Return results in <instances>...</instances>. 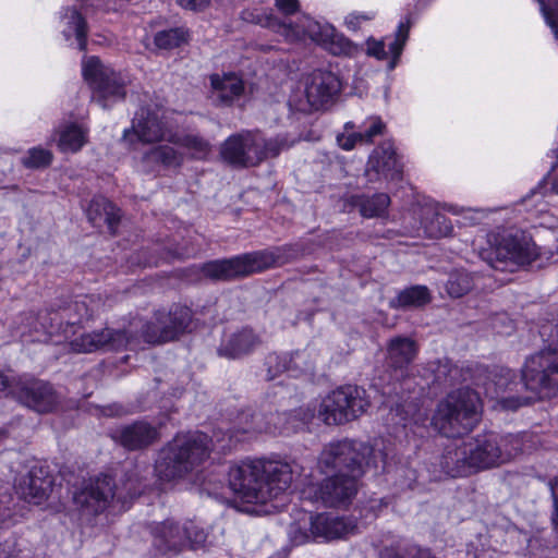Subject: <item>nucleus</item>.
<instances>
[{
    "mask_svg": "<svg viewBox=\"0 0 558 558\" xmlns=\"http://www.w3.org/2000/svg\"><path fill=\"white\" fill-rule=\"evenodd\" d=\"M300 473L301 466L294 461H243L230 468L229 486L244 502L265 504L286 492Z\"/></svg>",
    "mask_w": 558,
    "mask_h": 558,
    "instance_id": "1",
    "label": "nucleus"
},
{
    "mask_svg": "<svg viewBox=\"0 0 558 558\" xmlns=\"http://www.w3.org/2000/svg\"><path fill=\"white\" fill-rule=\"evenodd\" d=\"M388 453L367 442L342 439L327 444L319 457L318 468L325 473H344L360 478L367 470L385 471Z\"/></svg>",
    "mask_w": 558,
    "mask_h": 558,
    "instance_id": "2",
    "label": "nucleus"
},
{
    "mask_svg": "<svg viewBox=\"0 0 558 558\" xmlns=\"http://www.w3.org/2000/svg\"><path fill=\"white\" fill-rule=\"evenodd\" d=\"M442 472L451 477L500 464L498 436L488 433L468 439H454L446 445L439 461Z\"/></svg>",
    "mask_w": 558,
    "mask_h": 558,
    "instance_id": "3",
    "label": "nucleus"
},
{
    "mask_svg": "<svg viewBox=\"0 0 558 558\" xmlns=\"http://www.w3.org/2000/svg\"><path fill=\"white\" fill-rule=\"evenodd\" d=\"M292 245L245 253L231 258L207 262L201 266L204 277L215 281H230L281 266L298 255Z\"/></svg>",
    "mask_w": 558,
    "mask_h": 558,
    "instance_id": "4",
    "label": "nucleus"
},
{
    "mask_svg": "<svg viewBox=\"0 0 558 558\" xmlns=\"http://www.w3.org/2000/svg\"><path fill=\"white\" fill-rule=\"evenodd\" d=\"M141 494V484L134 469L124 473L117 484L111 476L100 475L90 480L74 494L75 505L88 514H98L112 501L125 508Z\"/></svg>",
    "mask_w": 558,
    "mask_h": 558,
    "instance_id": "5",
    "label": "nucleus"
},
{
    "mask_svg": "<svg viewBox=\"0 0 558 558\" xmlns=\"http://www.w3.org/2000/svg\"><path fill=\"white\" fill-rule=\"evenodd\" d=\"M480 409L478 392L463 387L450 392L438 403L432 423L446 437H458L477 424Z\"/></svg>",
    "mask_w": 558,
    "mask_h": 558,
    "instance_id": "6",
    "label": "nucleus"
},
{
    "mask_svg": "<svg viewBox=\"0 0 558 558\" xmlns=\"http://www.w3.org/2000/svg\"><path fill=\"white\" fill-rule=\"evenodd\" d=\"M211 442L202 432L178 435L162 451L156 471L168 481L185 475L209 457Z\"/></svg>",
    "mask_w": 558,
    "mask_h": 558,
    "instance_id": "7",
    "label": "nucleus"
},
{
    "mask_svg": "<svg viewBox=\"0 0 558 558\" xmlns=\"http://www.w3.org/2000/svg\"><path fill=\"white\" fill-rule=\"evenodd\" d=\"M489 244L485 258L493 268L500 271H513L542 258L533 239L523 231L493 234Z\"/></svg>",
    "mask_w": 558,
    "mask_h": 558,
    "instance_id": "8",
    "label": "nucleus"
},
{
    "mask_svg": "<svg viewBox=\"0 0 558 558\" xmlns=\"http://www.w3.org/2000/svg\"><path fill=\"white\" fill-rule=\"evenodd\" d=\"M368 405L364 389L345 385L322 400L317 415L327 425H340L362 415Z\"/></svg>",
    "mask_w": 558,
    "mask_h": 558,
    "instance_id": "9",
    "label": "nucleus"
},
{
    "mask_svg": "<svg viewBox=\"0 0 558 558\" xmlns=\"http://www.w3.org/2000/svg\"><path fill=\"white\" fill-rule=\"evenodd\" d=\"M82 72L94 92V99L102 108L125 97V77L102 64L98 57L85 58L82 63Z\"/></svg>",
    "mask_w": 558,
    "mask_h": 558,
    "instance_id": "10",
    "label": "nucleus"
},
{
    "mask_svg": "<svg viewBox=\"0 0 558 558\" xmlns=\"http://www.w3.org/2000/svg\"><path fill=\"white\" fill-rule=\"evenodd\" d=\"M524 387L545 396L558 392V344L526 359L522 368Z\"/></svg>",
    "mask_w": 558,
    "mask_h": 558,
    "instance_id": "11",
    "label": "nucleus"
},
{
    "mask_svg": "<svg viewBox=\"0 0 558 558\" xmlns=\"http://www.w3.org/2000/svg\"><path fill=\"white\" fill-rule=\"evenodd\" d=\"M192 322V311L175 305L168 313H158L156 322L143 326L142 336L147 343L161 344L178 339L187 331Z\"/></svg>",
    "mask_w": 558,
    "mask_h": 558,
    "instance_id": "12",
    "label": "nucleus"
},
{
    "mask_svg": "<svg viewBox=\"0 0 558 558\" xmlns=\"http://www.w3.org/2000/svg\"><path fill=\"white\" fill-rule=\"evenodd\" d=\"M10 396L38 413L51 412L60 403V396L54 388L37 378H17L11 387Z\"/></svg>",
    "mask_w": 558,
    "mask_h": 558,
    "instance_id": "13",
    "label": "nucleus"
},
{
    "mask_svg": "<svg viewBox=\"0 0 558 558\" xmlns=\"http://www.w3.org/2000/svg\"><path fill=\"white\" fill-rule=\"evenodd\" d=\"M289 29L296 37H310L335 56L351 54L355 50V46L339 34L332 25L322 24L306 15L301 16L296 23L290 24Z\"/></svg>",
    "mask_w": 558,
    "mask_h": 558,
    "instance_id": "14",
    "label": "nucleus"
},
{
    "mask_svg": "<svg viewBox=\"0 0 558 558\" xmlns=\"http://www.w3.org/2000/svg\"><path fill=\"white\" fill-rule=\"evenodd\" d=\"M513 378L514 374L509 368L496 367L488 373L486 381L483 383L485 395L495 399L502 410L515 411L534 399L513 395L512 392L523 385Z\"/></svg>",
    "mask_w": 558,
    "mask_h": 558,
    "instance_id": "15",
    "label": "nucleus"
},
{
    "mask_svg": "<svg viewBox=\"0 0 558 558\" xmlns=\"http://www.w3.org/2000/svg\"><path fill=\"white\" fill-rule=\"evenodd\" d=\"M359 478L333 473L313 488L314 499L326 507H347L357 493Z\"/></svg>",
    "mask_w": 558,
    "mask_h": 558,
    "instance_id": "16",
    "label": "nucleus"
},
{
    "mask_svg": "<svg viewBox=\"0 0 558 558\" xmlns=\"http://www.w3.org/2000/svg\"><path fill=\"white\" fill-rule=\"evenodd\" d=\"M156 110L148 106L141 107L133 118L131 130L124 131L123 138L126 140L134 134L143 143L170 142L174 133L168 129L163 117L159 113L160 106L156 105Z\"/></svg>",
    "mask_w": 558,
    "mask_h": 558,
    "instance_id": "17",
    "label": "nucleus"
},
{
    "mask_svg": "<svg viewBox=\"0 0 558 558\" xmlns=\"http://www.w3.org/2000/svg\"><path fill=\"white\" fill-rule=\"evenodd\" d=\"M131 335L124 329L106 327L100 330L83 333L70 342L72 351L76 353H92L95 351H119L130 343Z\"/></svg>",
    "mask_w": 558,
    "mask_h": 558,
    "instance_id": "18",
    "label": "nucleus"
},
{
    "mask_svg": "<svg viewBox=\"0 0 558 558\" xmlns=\"http://www.w3.org/2000/svg\"><path fill=\"white\" fill-rule=\"evenodd\" d=\"M317 352L306 347L289 355L271 353L266 357L267 379L272 380L281 372H289L292 376L312 374L315 369Z\"/></svg>",
    "mask_w": 558,
    "mask_h": 558,
    "instance_id": "19",
    "label": "nucleus"
},
{
    "mask_svg": "<svg viewBox=\"0 0 558 558\" xmlns=\"http://www.w3.org/2000/svg\"><path fill=\"white\" fill-rule=\"evenodd\" d=\"M262 344L260 335L251 327L226 330L217 347V354L228 360H240L254 353Z\"/></svg>",
    "mask_w": 558,
    "mask_h": 558,
    "instance_id": "20",
    "label": "nucleus"
},
{
    "mask_svg": "<svg viewBox=\"0 0 558 558\" xmlns=\"http://www.w3.org/2000/svg\"><path fill=\"white\" fill-rule=\"evenodd\" d=\"M255 132L243 131L229 136L220 147L221 158L234 167H254L259 163Z\"/></svg>",
    "mask_w": 558,
    "mask_h": 558,
    "instance_id": "21",
    "label": "nucleus"
},
{
    "mask_svg": "<svg viewBox=\"0 0 558 558\" xmlns=\"http://www.w3.org/2000/svg\"><path fill=\"white\" fill-rule=\"evenodd\" d=\"M52 480L48 469L38 463L29 466L26 474L15 482V490L20 498L34 505H40L48 498Z\"/></svg>",
    "mask_w": 558,
    "mask_h": 558,
    "instance_id": "22",
    "label": "nucleus"
},
{
    "mask_svg": "<svg viewBox=\"0 0 558 558\" xmlns=\"http://www.w3.org/2000/svg\"><path fill=\"white\" fill-rule=\"evenodd\" d=\"M341 83L336 74L329 71H314L307 80L305 97L308 108L303 110H319L333 99L340 92Z\"/></svg>",
    "mask_w": 558,
    "mask_h": 558,
    "instance_id": "23",
    "label": "nucleus"
},
{
    "mask_svg": "<svg viewBox=\"0 0 558 558\" xmlns=\"http://www.w3.org/2000/svg\"><path fill=\"white\" fill-rule=\"evenodd\" d=\"M365 173L371 182L401 178L402 165L391 143L385 142L373 150L368 157Z\"/></svg>",
    "mask_w": 558,
    "mask_h": 558,
    "instance_id": "24",
    "label": "nucleus"
},
{
    "mask_svg": "<svg viewBox=\"0 0 558 558\" xmlns=\"http://www.w3.org/2000/svg\"><path fill=\"white\" fill-rule=\"evenodd\" d=\"M277 417L278 415L275 414L266 417L264 414L251 410L242 411L234 417L228 429L229 440L242 441L260 433H275Z\"/></svg>",
    "mask_w": 558,
    "mask_h": 558,
    "instance_id": "25",
    "label": "nucleus"
},
{
    "mask_svg": "<svg viewBox=\"0 0 558 558\" xmlns=\"http://www.w3.org/2000/svg\"><path fill=\"white\" fill-rule=\"evenodd\" d=\"M111 437L128 450H142L159 439V430L147 421H135L114 429Z\"/></svg>",
    "mask_w": 558,
    "mask_h": 558,
    "instance_id": "26",
    "label": "nucleus"
},
{
    "mask_svg": "<svg viewBox=\"0 0 558 558\" xmlns=\"http://www.w3.org/2000/svg\"><path fill=\"white\" fill-rule=\"evenodd\" d=\"M311 532L313 538L332 541L354 534L356 522L352 518L318 513L311 515Z\"/></svg>",
    "mask_w": 558,
    "mask_h": 558,
    "instance_id": "27",
    "label": "nucleus"
},
{
    "mask_svg": "<svg viewBox=\"0 0 558 558\" xmlns=\"http://www.w3.org/2000/svg\"><path fill=\"white\" fill-rule=\"evenodd\" d=\"M153 545L162 555H178L186 548V535L183 525L166 520L153 529Z\"/></svg>",
    "mask_w": 558,
    "mask_h": 558,
    "instance_id": "28",
    "label": "nucleus"
},
{
    "mask_svg": "<svg viewBox=\"0 0 558 558\" xmlns=\"http://www.w3.org/2000/svg\"><path fill=\"white\" fill-rule=\"evenodd\" d=\"M210 84L213 102L219 106L232 105L244 93V83L234 73L213 74Z\"/></svg>",
    "mask_w": 558,
    "mask_h": 558,
    "instance_id": "29",
    "label": "nucleus"
},
{
    "mask_svg": "<svg viewBox=\"0 0 558 558\" xmlns=\"http://www.w3.org/2000/svg\"><path fill=\"white\" fill-rule=\"evenodd\" d=\"M183 162V155L168 145H159L148 149L140 160L141 170L145 173H156L161 168H178Z\"/></svg>",
    "mask_w": 558,
    "mask_h": 558,
    "instance_id": "30",
    "label": "nucleus"
},
{
    "mask_svg": "<svg viewBox=\"0 0 558 558\" xmlns=\"http://www.w3.org/2000/svg\"><path fill=\"white\" fill-rule=\"evenodd\" d=\"M387 365L396 372L403 371L413 362L417 349L413 340L407 337H397L388 344Z\"/></svg>",
    "mask_w": 558,
    "mask_h": 558,
    "instance_id": "31",
    "label": "nucleus"
},
{
    "mask_svg": "<svg viewBox=\"0 0 558 558\" xmlns=\"http://www.w3.org/2000/svg\"><path fill=\"white\" fill-rule=\"evenodd\" d=\"M432 301V294L426 286H411L400 290L390 300L389 305L395 310H411L425 306Z\"/></svg>",
    "mask_w": 558,
    "mask_h": 558,
    "instance_id": "32",
    "label": "nucleus"
},
{
    "mask_svg": "<svg viewBox=\"0 0 558 558\" xmlns=\"http://www.w3.org/2000/svg\"><path fill=\"white\" fill-rule=\"evenodd\" d=\"M119 209L105 197H95L88 208L87 217L94 226H99L101 221L108 225L109 230L114 232V228L120 220Z\"/></svg>",
    "mask_w": 558,
    "mask_h": 558,
    "instance_id": "33",
    "label": "nucleus"
},
{
    "mask_svg": "<svg viewBox=\"0 0 558 558\" xmlns=\"http://www.w3.org/2000/svg\"><path fill=\"white\" fill-rule=\"evenodd\" d=\"M352 204L359 208L360 214L365 218L383 217L390 205V197L386 193H377L372 196H352Z\"/></svg>",
    "mask_w": 558,
    "mask_h": 558,
    "instance_id": "34",
    "label": "nucleus"
},
{
    "mask_svg": "<svg viewBox=\"0 0 558 558\" xmlns=\"http://www.w3.org/2000/svg\"><path fill=\"white\" fill-rule=\"evenodd\" d=\"M88 130L76 123L65 124L59 132L58 147L62 153H76L85 145Z\"/></svg>",
    "mask_w": 558,
    "mask_h": 558,
    "instance_id": "35",
    "label": "nucleus"
},
{
    "mask_svg": "<svg viewBox=\"0 0 558 558\" xmlns=\"http://www.w3.org/2000/svg\"><path fill=\"white\" fill-rule=\"evenodd\" d=\"M62 22L64 24L63 35L66 39H70L72 36L75 37L77 41V47L80 50H85L86 48V22L81 15V13L72 8L66 9L63 16Z\"/></svg>",
    "mask_w": 558,
    "mask_h": 558,
    "instance_id": "36",
    "label": "nucleus"
},
{
    "mask_svg": "<svg viewBox=\"0 0 558 558\" xmlns=\"http://www.w3.org/2000/svg\"><path fill=\"white\" fill-rule=\"evenodd\" d=\"M170 143L177 144L191 153L195 159H205L211 151L210 143L195 134L178 135L170 137Z\"/></svg>",
    "mask_w": 558,
    "mask_h": 558,
    "instance_id": "37",
    "label": "nucleus"
},
{
    "mask_svg": "<svg viewBox=\"0 0 558 558\" xmlns=\"http://www.w3.org/2000/svg\"><path fill=\"white\" fill-rule=\"evenodd\" d=\"M474 288V276L464 269H454L449 274L446 291L451 298H461Z\"/></svg>",
    "mask_w": 558,
    "mask_h": 558,
    "instance_id": "38",
    "label": "nucleus"
},
{
    "mask_svg": "<svg viewBox=\"0 0 558 558\" xmlns=\"http://www.w3.org/2000/svg\"><path fill=\"white\" fill-rule=\"evenodd\" d=\"M422 226L429 236L447 235L451 231L446 216L432 208L424 209Z\"/></svg>",
    "mask_w": 558,
    "mask_h": 558,
    "instance_id": "39",
    "label": "nucleus"
},
{
    "mask_svg": "<svg viewBox=\"0 0 558 558\" xmlns=\"http://www.w3.org/2000/svg\"><path fill=\"white\" fill-rule=\"evenodd\" d=\"M189 32L183 27L160 31L155 35V45L160 49L171 50L187 43Z\"/></svg>",
    "mask_w": 558,
    "mask_h": 558,
    "instance_id": "40",
    "label": "nucleus"
},
{
    "mask_svg": "<svg viewBox=\"0 0 558 558\" xmlns=\"http://www.w3.org/2000/svg\"><path fill=\"white\" fill-rule=\"evenodd\" d=\"M58 312L60 324L65 322L71 326L80 324L83 318L89 319L92 317V314H89L85 302L81 301H75L68 304L66 306L60 307Z\"/></svg>",
    "mask_w": 558,
    "mask_h": 558,
    "instance_id": "41",
    "label": "nucleus"
},
{
    "mask_svg": "<svg viewBox=\"0 0 558 558\" xmlns=\"http://www.w3.org/2000/svg\"><path fill=\"white\" fill-rule=\"evenodd\" d=\"M500 444V464L509 461L523 452V436L521 435H508L505 437H498Z\"/></svg>",
    "mask_w": 558,
    "mask_h": 558,
    "instance_id": "42",
    "label": "nucleus"
},
{
    "mask_svg": "<svg viewBox=\"0 0 558 558\" xmlns=\"http://www.w3.org/2000/svg\"><path fill=\"white\" fill-rule=\"evenodd\" d=\"M52 161V153L43 147H34L22 158V165L28 169L48 167Z\"/></svg>",
    "mask_w": 558,
    "mask_h": 558,
    "instance_id": "43",
    "label": "nucleus"
},
{
    "mask_svg": "<svg viewBox=\"0 0 558 558\" xmlns=\"http://www.w3.org/2000/svg\"><path fill=\"white\" fill-rule=\"evenodd\" d=\"M411 23L408 20L405 23H400L398 29L395 35L393 41L388 45L389 52L392 54L393 59L389 64L390 69L396 66L398 58L401 56L403 47L409 38Z\"/></svg>",
    "mask_w": 558,
    "mask_h": 558,
    "instance_id": "44",
    "label": "nucleus"
},
{
    "mask_svg": "<svg viewBox=\"0 0 558 558\" xmlns=\"http://www.w3.org/2000/svg\"><path fill=\"white\" fill-rule=\"evenodd\" d=\"M255 143L257 144L255 150H257L256 154L259 157V163L264 159L277 157L283 146L282 142L278 140H266L257 132H255Z\"/></svg>",
    "mask_w": 558,
    "mask_h": 558,
    "instance_id": "45",
    "label": "nucleus"
},
{
    "mask_svg": "<svg viewBox=\"0 0 558 558\" xmlns=\"http://www.w3.org/2000/svg\"><path fill=\"white\" fill-rule=\"evenodd\" d=\"M184 534L186 535V548L197 549L205 545L207 533L194 522L190 521L183 524Z\"/></svg>",
    "mask_w": 558,
    "mask_h": 558,
    "instance_id": "46",
    "label": "nucleus"
},
{
    "mask_svg": "<svg viewBox=\"0 0 558 558\" xmlns=\"http://www.w3.org/2000/svg\"><path fill=\"white\" fill-rule=\"evenodd\" d=\"M539 4L541 12L558 39V0H536Z\"/></svg>",
    "mask_w": 558,
    "mask_h": 558,
    "instance_id": "47",
    "label": "nucleus"
},
{
    "mask_svg": "<svg viewBox=\"0 0 558 558\" xmlns=\"http://www.w3.org/2000/svg\"><path fill=\"white\" fill-rule=\"evenodd\" d=\"M380 558H432L430 553L427 549L418 547H409L404 551H400L396 548L389 547L380 551Z\"/></svg>",
    "mask_w": 558,
    "mask_h": 558,
    "instance_id": "48",
    "label": "nucleus"
},
{
    "mask_svg": "<svg viewBox=\"0 0 558 558\" xmlns=\"http://www.w3.org/2000/svg\"><path fill=\"white\" fill-rule=\"evenodd\" d=\"M458 367L452 365L449 361L440 363L436 369L437 380H442L444 383L449 385L453 384L458 379Z\"/></svg>",
    "mask_w": 558,
    "mask_h": 558,
    "instance_id": "49",
    "label": "nucleus"
},
{
    "mask_svg": "<svg viewBox=\"0 0 558 558\" xmlns=\"http://www.w3.org/2000/svg\"><path fill=\"white\" fill-rule=\"evenodd\" d=\"M384 129L385 124L379 118H372L369 121V126L364 132H360L363 143H372L373 138L376 135L381 134Z\"/></svg>",
    "mask_w": 558,
    "mask_h": 558,
    "instance_id": "50",
    "label": "nucleus"
},
{
    "mask_svg": "<svg viewBox=\"0 0 558 558\" xmlns=\"http://www.w3.org/2000/svg\"><path fill=\"white\" fill-rule=\"evenodd\" d=\"M357 143H363L360 132L341 133L337 136V144L344 150L353 149Z\"/></svg>",
    "mask_w": 558,
    "mask_h": 558,
    "instance_id": "51",
    "label": "nucleus"
},
{
    "mask_svg": "<svg viewBox=\"0 0 558 558\" xmlns=\"http://www.w3.org/2000/svg\"><path fill=\"white\" fill-rule=\"evenodd\" d=\"M289 535L291 538V542L294 545H302L306 543L308 539H311L312 533L308 534L306 530H303L299 523H292L289 527Z\"/></svg>",
    "mask_w": 558,
    "mask_h": 558,
    "instance_id": "52",
    "label": "nucleus"
},
{
    "mask_svg": "<svg viewBox=\"0 0 558 558\" xmlns=\"http://www.w3.org/2000/svg\"><path fill=\"white\" fill-rule=\"evenodd\" d=\"M367 53L378 60H385L388 57V52L385 50V43L373 38L367 40Z\"/></svg>",
    "mask_w": 558,
    "mask_h": 558,
    "instance_id": "53",
    "label": "nucleus"
},
{
    "mask_svg": "<svg viewBox=\"0 0 558 558\" xmlns=\"http://www.w3.org/2000/svg\"><path fill=\"white\" fill-rule=\"evenodd\" d=\"M210 2L211 0H177V3L181 8L195 12L206 9Z\"/></svg>",
    "mask_w": 558,
    "mask_h": 558,
    "instance_id": "54",
    "label": "nucleus"
},
{
    "mask_svg": "<svg viewBox=\"0 0 558 558\" xmlns=\"http://www.w3.org/2000/svg\"><path fill=\"white\" fill-rule=\"evenodd\" d=\"M373 19V15L364 14V13H351L345 17V24L349 28L356 31L361 23L364 21H369Z\"/></svg>",
    "mask_w": 558,
    "mask_h": 558,
    "instance_id": "55",
    "label": "nucleus"
},
{
    "mask_svg": "<svg viewBox=\"0 0 558 558\" xmlns=\"http://www.w3.org/2000/svg\"><path fill=\"white\" fill-rule=\"evenodd\" d=\"M276 7L283 14L290 15L299 10V0H276Z\"/></svg>",
    "mask_w": 558,
    "mask_h": 558,
    "instance_id": "56",
    "label": "nucleus"
},
{
    "mask_svg": "<svg viewBox=\"0 0 558 558\" xmlns=\"http://www.w3.org/2000/svg\"><path fill=\"white\" fill-rule=\"evenodd\" d=\"M549 488L551 492V497L554 500V508H555L554 513H553V521H554L555 525L558 526V476L554 481L549 482Z\"/></svg>",
    "mask_w": 558,
    "mask_h": 558,
    "instance_id": "57",
    "label": "nucleus"
},
{
    "mask_svg": "<svg viewBox=\"0 0 558 558\" xmlns=\"http://www.w3.org/2000/svg\"><path fill=\"white\" fill-rule=\"evenodd\" d=\"M190 254L187 252H183L179 248H168L167 254L162 257L166 260L174 259V258H184L189 257Z\"/></svg>",
    "mask_w": 558,
    "mask_h": 558,
    "instance_id": "58",
    "label": "nucleus"
},
{
    "mask_svg": "<svg viewBox=\"0 0 558 558\" xmlns=\"http://www.w3.org/2000/svg\"><path fill=\"white\" fill-rule=\"evenodd\" d=\"M468 213H472L473 214L472 216H470V220L473 223L478 222L480 220L485 218L486 215H487L486 210H484V209H474V210L473 209H468Z\"/></svg>",
    "mask_w": 558,
    "mask_h": 558,
    "instance_id": "59",
    "label": "nucleus"
},
{
    "mask_svg": "<svg viewBox=\"0 0 558 558\" xmlns=\"http://www.w3.org/2000/svg\"><path fill=\"white\" fill-rule=\"evenodd\" d=\"M11 546L8 543L0 544V558H10L9 549Z\"/></svg>",
    "mask_w": 558,
    "mask_h": 558,
    "instance_id": "60",
    "label": "nucleus"
},
{
    "mask_svg": "<svg viewBox=\"0 0 558 558\" xmlns=\"http://www.w3.org/2000/svg\"><path fill=\"white\" fill-rule=\"evenodd\" d=\"M122 413H123V411H122L121 407L113 405V407L109 408V412L107 414L108 415H120Z\"/></svg>",
    "mask_w": 558,
    "mask_h": 558,
    "instance_id": "61",
    "label": "nucleus"
},
{
    "mask_svg": "<svg viewBox=\"0 0 558 558\" xmlns=\"http://www.w3.org/2000/svg\"><path fill=\"white\" fill-rule=\"evenodd\" d=\"M270 558H288V554H287V551L282 550V551L275 554Z\"/></svg>",
    "mask_w": 558,
    "mask_h": 558,
    "instance_id": "62",
    "label": "nucleus"
},
{
    "mask_svg": "<svg viewBox=\"0 0 558 558\" xmlns=\"http://www.w3.org/2000/svg\"><path fill=\"white\" fill-rule=\"evenodd\" d=\"M551 190H553V192H555L556 194H558V177L553 181V183H551Z\"/></svg>",
    "mask_w": 558,
    "mask_h": 558,
    "instance_id": "63",
    "label": "nucleus"
},
{
    "mask_svg": "<svg viewBox=\"0 0 558 558\" xmlns=\"http://www.w3.org/2000/svg\"><path fill=\"white\" fill-rule=\"evenodd\" d=\"M344 129L348 131V130H351V129H354V123L353 122H347L344 124Z\"/></svg>",
    "mask_w": 558,
    "mask_h": 558,
    "instance_id": "64",
    "label": "nucleus"
}]
</instances>
